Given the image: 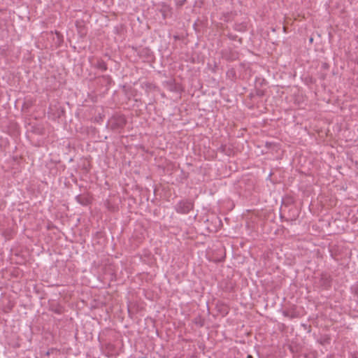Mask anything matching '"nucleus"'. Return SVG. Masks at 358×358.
<instances>
[{
  "instance_id": "obj_1",
  "label": "nucleus",
  "mask_w": 358,
  "mask_h": 358,
  "mask_svg": "<svg viewBox=\"0 0 358 358\" xmlns=\"http://www.w3.org/2000/svg\"><path fill=\"white\" fill-rule=\"evenodd\" d=\"M192 208V204L189 202H182L178 207V211L182 213H188Z\"/></svg>"
}]
</instances>
